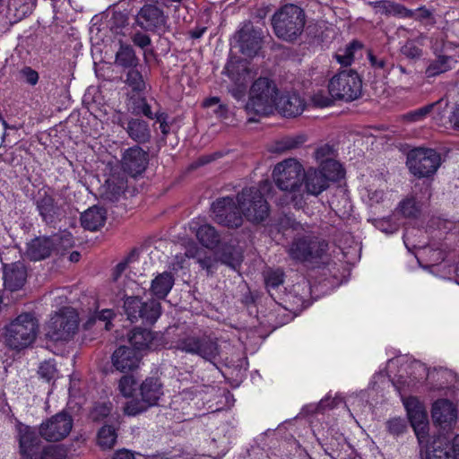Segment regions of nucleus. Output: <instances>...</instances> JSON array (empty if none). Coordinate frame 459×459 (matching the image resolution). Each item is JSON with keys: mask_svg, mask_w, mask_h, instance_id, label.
<instances>
[{"mask_svg": "<svg viewBox=\"0 0 459 459\" xmlns=\"http://www.w3.org/2000/svg\"><path fill=\"white\" fill-rule=\"evenodd\" d=\"M342 177L343 175L337 174L333 171L309 167L307 169L304 170L303 192L310 195L317 196L330 186L331 182L337 181Z\"/></svg>", "mask_w": 459, "mask_h": 459, "instance_id": "nucleus-12", "label": "nucleus"}, {"mask_svg": "<svg viewBox=\"0 0 459 459\" xmlns=\"http://www.w3.org/2000/svg\"><path fill=\"white\" fill-rule=\"evenodd\" d=\"M122 167L132 177L142 174L148 164V154L138 146L126 150L122 156Z\"/></svg>", "mask_w": 459, "mask_h": 459, "instance_id": "nucleus-18", "label": "nucleus"}, {"mask_svg": "<svg viewBox=\"0 0 459 459\" xmlns=\"http://www.w3.org/2000/svg\"><path fill=\"white\" fill-rule=\"evenodd\" d=\"M270 187L271 183L264 180L259 186L244 188L236 200L229 196L218 199L212 205L214 221L229 228L241 226L243 217L254 223L264 221L269 215L264 192Z\"/></svg>", "mask_w": 459, "mask_h": 459, "instance_id": "nucleus-1", "label": "nucleus"}, {"mask_svg": "<svg viewBox=\"0 0 459 459\" xmlns=\"http://www.w3.org/2000/svg\"><path fill=\"white\" fill-rule=\"evenodd\" d=\"M127 25L126 15L120 12L115 13L109 21L108 30H100L101 34H105V38L102 39L103 42L117 41V44H120L128 30Z\"/></svg>", "mask_w": 459, "mask_h": 459, "instance_id": "nucleus-23", "label": "nucleus"}, {"mask_svg": "<svg viewBox=\"0 0 459 459\" xmlns=\"http://www.w3.org/2000/svg\"><path fill=\"white\" fill-rule=\"evenodd\" d=\"M386 185L383 179L374 178L360 189V196L364 203L372 206L384 201Z\"/></svg>", "mask_w": 459, "mask_h": 459, "instance_id": "nucleus-27", "label": "nucleus"}, {"mask_svg": "<svg viewBox=\"0 0 459 459\" xmlns=\"http://www.w3.org/2000/svg\"><path fill=\"white\" fill-rule=\"evenodd\" d=\"M326 248L325 242L320 241L315 236L306 235L294 239L289 254L295 260L313 263L323 257Z\"/></svg>", "mask_w": 459, "mask_h": 459, "instance_id": "nucleus-10", "label": "nucleus"}, {"mask_svg": "<svg viewBox=\"0 0 459 459\" xmlns=\"http://www.w3.org/2000/svg\"><path fill=\"white\" fill-rule=\"evenodd\" d=\"M117 441V433L111 426H103L98 433V444L102 449H110Z\"/></svg>", "mask_w": 459, "mask_h": 459, "instance_id": "nucleus-42", "label": "nucleus"}, {"mask_svg": "<svg viewBox=\"0 0 459 459\" xmlns=\"http://www.w3.org/2000/svg\"><path fill=\"white\" fill-rule=\"evenodd\" d=\"M306 14L302 8L290 4L280 8L272 17L274 34L287 42H292L302 34Z\"/></svg>", "mask_w": 459, "mask_h": 459, "instance_id": "nucleus-5", "label": "nucleus"}, {"mask_svg": "<svg viewBox=\"0 0 459 459\" xmlns=\"http://www.w3.org/2000/svg\"><path fill=\"white\" fill-rule=\"evenodd\" d=\"M126 266V263H120L116 266L113 279L117 284V292L111 301L114 304L124 301L125 311L130 321L141 319L145 324H153L160 316V304L154 299L143 303L138 299L139 284L134 280L127 279L123 275Z\"/></svg>", "mask_w": 459, "mask_h": 459, "instance_id": "nucleus-2", "label": "nucleus"}, {"mask_svg": "<svg viewBox=\"0 0 459 459\" xmlns=\"http://www.w3.org/2000/svg\"><path fill=\"white\" fill-rule=\"evenodd\" d=\"M39 374L47 381L55 379L57 376V369L53 360H46L42 362L39 368Z\"/></svg>", "mask_w": 459, "mask_h": 459, "instance_id": "nucleus-47", "label": "nucleus"}, {"mask_svg": "<svg viewBox=\"0 0 459 459\" xmlns=\"http://www.w3.org/2000/svg\"><path fill=\"white\" fill-rule=\"evenodd\" d=\"M204 107L205 108H211L212 106H218V108L214 110V112L217 114L218 117H221L226 114L227 108L225 106L220 104V99L217 97H212L209 99H206L204 101Z\"/></svg>", "mask_w": 459, "mask_h": 459, "instance_id": "nucleus-55", "label": "nucleus"}, {"mask_svg": "<svg viewBox=\"0 0 459 459\" xmlns=\"http://www.w3.org/2000/svg\"><path fill=\"white\" fill-rule=\"evenodd\" d=\"M404 429V424L400 419H393L388 421V429L390 432L394 434H399L403 432Z\"/></svg>", "mask_w": 459, "mask_h": 459, "instance_id": "nucleus-59", "label": "nucleus"}, {"mask_svg": "<svg viewBox=\"0 0 459 459\" xmlns=\"http://www.w3.org/2000/svg\"><path fill=\"white\" fill-rule=\"evenodd\" d=\"M59 235H54L51 238H37L28 244L27 255L34 261H39L48 257L54 249H57L60 243Z\"/></svg>", "mask_w": 459, "mask_h": 459, "instance_id": "nucleus-20", "label": "nucleus"}, {"mask_svg": "<svg viewBox=\"0 0 459 459\" xmlns=\"http://www.w3.org/2000/svg\"><path fill=\"white\" fill-rule=\"evenodd\" d=\"M39 322L31 313H22L4 325L1 339L6 347L22 351L30 347L37 339Z\"/></svg>", "mask_w": 459, "mask_h": 459, "instance_id": "nucleus-4", "label": "nucleus"}, {"mask_svg": "<svg viewBox=\"0 0 459 459\" xmlns=\"http://www.w3.org/2000/svg\"><path fill=\"white\" fill-rule=\"evenodd\" d=\"M65 450L61 446H48L44 448L39 459H65Z\"/></svg>", "mask_w": 459, "mask_h": 459, "instance_id": "nucleus-49", "label": "nucleus"}, {"mask_svg": "<svg viewBox=\"0 0 459 459\" xmlns=\"http://www.w3.org/2000/svg\"><path fill=\"white\" fill-rule=\"evenodd\" d=\"M303 165L296 159L290 158L278 162L273 170L275 185L281 191L291 195L295 208H301L305 203L303 186Z\"/></svg>", "mask_w": 459, "mask_h": 459, "instance_id": "nucleus-3", "label": "nucleus"}, {"mask_svg": "<svg viewBox=\"0 0 459 459\" xmlns=\"http://www.w3.org/2000/svg\"><path fill=\"white\" fill-rule=\"evenodd\" d=\"M27 268L21 261L5 264L3 266L4 286L9 291L22 290L27 281Z\"/></svg>", "mask_w": 459, "mask_h": 459, "instance_id": "nucleus-17", "label": "nucleus"}, {"mask_svg": "<svg viewBox=\"0 0 459 459\" xmlns=\"http://www.w3.org/2000/svg\"><path fill=\"white\" fill-rule=\"evenodd\" d=\"M136 386V380L132 376L123 377L118 383V389L124 397H132Z\"/></svg>", "mask_w": 459, "mask_h": 459, "instance_id": "nucleus-46", "label": "nucleus"}, {"mask_svg": "<svg viewBox=\"0 0 459 459\" xmlns=\"http://www.w3.org/2000/svg\"><path fill=\"white\" fill-rule=\"evenodd\" d=\"M189 229L195 233L198 241L204 247L213 249L218 246L220 237L212 226L202 223L200 219H194L189 222Z\"/></svg>", "mask_w": 459, "mask_h": 459, "instance_id": "nucleus-22", "label": "nucleus"}, {"mask_svg": "<svg viewBox=\"0 0 459 459\" xmlns=\"http://www.w3.org/2000/svg\"><path fill=\"white\" fill-rule=\"evenodd\" d=\"M408 418L421 446L427 442L429 420L424 405L415 397L403 398Z\"/></svg>", "mask_w": 459, "mask_h": 459, "instance_id": "nucleus-15", "label": "nucleus"}, {"mask_svg": "<svg viewBox=\"0 0 459 459\" xmlns=\"http://www.w3.org/2000/svg\"><path fill=\"white\" fill-rule=\"evenodd\" d=\"M314 158L318 164L317 168L343 175L342 165L334 160L333 150L330 145L325 144L318 147L314 153Z\"/></svg>", "mask_w": 459, "mask_h": 459, "instance_id": "nucleus-29", "label": "nucleus"}, {"mask_svg": "<svg viewBox=\"0 0 459 459\" xmlns=\"http://www.w3.org/2000/svg\"><path fill=\"white\" fill-rule=\"evenodd\" d=\"M79 321V316L74 308H62L52 315L46 324V337L53 342H68L77 333Z\"/></svg>", "mask_w": 459, "mask_h": 459, "instance_id": "nucleus-7", "label": "nucleus"}, {"mask_svg": "<svg viewBox=\"0 0 459 459\" xmlns=\"http://www.w3.org/2000/svg\"><path fill=\"white\" fill-rule=\"evenodd\" d=\"M106 211L99 206H92L86 210L81 216L82 226L89 230H97L104 225Z\"/></svg>", "mask_w": 459, "mask_h": 459, "instance_id": "nucleus-31", "label": "nucleus"}, {"mask_svg": "<svg viewBox=\"0 0 459 459\" xmlns=\"http://www.w3.org/2000/svg\"><path fill=\"white\" fill-rule=\"evenodd\" d=\"M399 211L404 217L416 218L421 212V204L413 196H409L400 203Z\"/></svg>", "mask_w": 459, "mask_h": 459, "instance_id": "nucleus-41", "label": "nucleus"}, {"mask_svg": "<svg viewBox=\"0 0 459 459\" xmlns=\"http://www.w3.org/2000/svg\"><path fill=\"white\" fill-rule=\"evenodd\" d=\"M19 442L21 454L24 459H36L39 438L35 431L26 425H19Z\"/></svg>", "mask_w": 459, "mask_h": 459, "instance_id": "nucleus-25", "label": "nucleus"}, {"mask_svg": "<svg viewBox=\"0 0 459 459\" xmlns=\"http://www.w3.org/2000/svg\"><path fill=\"white\" fill-rule=\"evenodd\" d=\"M111 411V404L108 403H97L91 411V417L94 420H100L106 418Z\"/></svg>", "mask_w": 459, "mask_h": 459, "instance_id": "nucleus-51", "label": "nucleus"}, {"mask_svg": "<svg viewBox=\"0 0 459 459\" xmlns=\"http://www.w3.org/2000/svg\"><path fill=\"white\" fill-rule=\"evenodd\" d=\"M113 459H134V456L129 450L122 449L115 453Z\"/></svg>", "mask_w": 459, "mask_h": 459, "instance_id": "nucleus-63", "label": "nucleus"}, {"mask_svg": "<svg viewBox=\"0 0 459 459\" xmlns=\"http://www.w3.org/2000/svg\"><path fill=\"white\" fill-rule=\"evenodd\" d=\"M455 405L445 399L437 401L432 407V418L441 427L450 426L456 420Z\"/></svg>", "mask_w": 459, "mask_h": 459, "instance_id": "nucleus-28", "label": "nucleus"}, {"mask_svg": "<svg viewBox=\"0 0 459 459\" xmlns=\"http://www.w3.org/2000/svg\"><path fill=\"white\" fill-rule=\"evenodd\" d=\"M238 42L243 55L251 57L257 54L261 48V37L251 25H245L238 33Z\"/></svg>", "mask_w": 459, "mask_h": 459, "instance_id": "nucleus-21", "label": "nucleus"}, {"mask_svg": "<svg viewBox=\"0 0 459 459\" xmlns=\"http://www.w3.org/2000/svg\"><path fill=\"white\" fill-rule=\"evenodd\" d=\"M264 281L269 290L275 289L283 283V273L279 269H269L264 272Z\"/></svg>", "mask_w": 459, "mask_h": 459, "instance_id": "nucleus-45", "label": "nucleus"}, {"mask_svg": "<svg viewBox=\"0 0 459 459\" xmlns=\"http://www.w3.org/2000/svg\"><path fill=\"white\" fill-rule=\"evenodd\" d=\"M126 82L136 91H141L144 85L142 75L135 70L128 72Z\"/></svg>", "mask_w": 459, "mask_h": 459, "instance_id": "nucleus-52", "label": "nucleus"}, {"mask_svg": "<svg viewBox=\"0 0 459 459\" xmlns=\"http://www.w3.org/2000/svg\"><path fill=\"white\" fill-rule=\"evenodd\" d=\"M313 102L319 107H327L332 103V99L329 96L316 93L313 97Z\"/></svg>", "mask_w": 459, "mask_h": 459, "instance_id": "nucleus-60", "label": "nucleus"}, {"mask_svg": "<svg viewBox=\"0 0 459 459\" xmlns=\"http://www.w3.org/2000/svg\"><path fill=\"white\" fill-rule=\"evenodd\" d=\"M412 13L413 14L411 17H415L420 21H424L426 19L431 18V13L428 9L423 7L417 9L415 12L412 11Z\"/></svg>", "mask_w": 459, "mask_h": 459, "instance_id": "nucleus-61", "label": "nucleus"}, {"mask_svg": "<svg viewBox=\"0 0 459 459\" xmlns=\"http://www.w3.org/2000/svg\"><path fill=\"white\" fill-rule=\"evenodd\" d=\"M360 48H361V46L359 43H358L356 41L351 42L343 50H340L335 55V57H336L338 63L343 66L351 65L353 61V58H354L355 50L359 49Z\"/></svg>", "mask_w": 459, "mask_h": 459, "instance_id": "nucleus-44", "label": "nucleus"}, {"mask_svg": "<svg viewBox=\"0 0 459 459\" xmlns=\"http://www.w3.org/2000/svg\"><path fill=\"white\" fill-rule=\"evenodd\" d=\"M154 341L153 333L146 329H135L129 337L132 348L139 351V353L146 349H154Z\"/></svg>", "mask_w": 459, "mask_h": 459, "instance_id": "nucleus-32", "label": "nucleus"}, {"mask_svg": "<svg viewBox=\"0 0 459 459\" xmlns=\"http://www.w3.org/2000/svg\"><path fill=\"white\" fill-rule=\"evenodd\" d=\"M440 163V155L432 149H414L409 152L407 157V165L410 171L420 178L434 174Z\"/></svg>", "mask_w": 459, "mask_h": 459, "instance_id": "nucleus-9", "label": "nucleus"}, {"mask_svg": "<svg viewBox=\"0 0 459 459\" xmlns=\"http://www.w3.org/2000/svg\"><path fill=\"white\" fill-rule=\"evenodd\" d=\"M435 104L427 105L417 110H414L407 114L406 117L411 121H420L422 120L433 108Z\"/></svg>", "mask_w": 459, "mask_h": 459, "instance_id": "nucleus-53", "label": "nucleus"}, {"mask_svg": "<svg viewBox=\"0 0 459 459\" xmlns=\"http://www.w3.org/2000/svg\"><path fill=\"white\" fill-rule=\"evenodd\" d=\"M278 99L274 82L267 77H260L251 86L246 110L248 115H268L273 111Z\"/></svg>", "mask_w": 459, "mask_h": 459, "instance_id": "nucleus-6", "label": "nucleus"}, {"mask_svg": "<svg viewBox=\"0 0 459 459\" xmlns=\"http://www.w3.org/2000/svg\"><path fill=\"white\" fill-rule=\"evenodd\" d=\"M452 59L450 56H438L437 58L429 64L426 69L428 77H434L452 69Z\"/></svg>", "mask_w": 459, "mask_h": 459, "instance_id": "nucleus-39", "label": "nucleus"}, {"mask_svg": "<svg viewBox=\"0 0 459 459\" xmlns=\"http://www.w3.org/2000/svg\"><path fill=\"white\" fill-rule=\"evenodd\" d=\"M135 22L145 30L165 31L167 29V17L160 9L152 4L142 7L136 15Z\"/></svg>", "mask_w": 459, "mask_h": 459, "instance_id": "nucleus-16", "label": "nucleus"}, {"mask_svg": "<svg viewBox=\"0 0 459 459\" xmlns=\"http://www.w3.org/2000/svg\"><path fill=\"white\" fill-rule=\"evenodd\" d=\"M425 367L420 362H411L408 365H403L395 383L393 385L400 392L401 388L407 386H413L415 381L425 377Z\"/></svg>", "mask_w": 459, "mask_h": 459, "instance_id": "nucleus-26", "label": "nucleus"}, {"mask_svg": "<svg viewBox=\"0 0 459 459\" xmlns=\"http://www.w3.org/2000/svg\"><path fill=\"white\" fill-rule=\"evenodd\" d=\"M126 187V181L124 177H109L103 185L102 195L109 201H115L124 193Z\"/></svg>", "mask_w": 459, "mask_h": 459, "instance_id": "nucleus-33", "label": "nucleus"}, {"mask_svg": "<svg viewBox=\"0 0 459 459\" xmlns=\"http://www.w3.org/2000/svg\"><path fill=\"white\" fill-rule=\"evenodd\" d=\"M132 40L134 45H136L137 47H139L141 48H144L151 44L150 37L142 32L135 33L134 35V37L132 38Z\"/></svg>", "mask_w": 459, "mask_h": 459, "instance_id": "nucleus-57", "label": "nucleus"}, {"mask_svg": "<svg viewBox=\"0 0 459 459\" xmlns=\"http://www.w3.org/2000/svg\"><path fill=\"white\" fill-rule=\"evenodd\" d=\"M115 47L119 46V49L116 54V64L124 67H129L135 65L136 58L133 48L128 45H123L122 42L111 41Z\"/></svg>", "mask_w": 459, "mask_h": 459, "instance_id": "nucleus-36", "label": "nucleus"}, {"mask_svg": "<svg viewBox=\"0 0 459 459\" xmlns=\"http://www.w3.org/2000/svg\"><path fill=\"white\" fill-rule=\"evenodd\" d=\"M307 141V137L304 134H296L283 137L277 143V151L286 152L293 149H297L301 146Z\"/></svg>", "mask_w": 459, "mask_h": 459, "instance_id": "nucleus-43", "label": "nucleus"}, {"mask_svg": "<svg viewBox=\"0 0 459 459\" xmlns=\"http://www.w3.org/2000/svg\"><path fill=\"white\" fill-rule=\"evenodd\" d=\"M115 316V313L112 309H102L98 313L96 318L105 323V329L109 330L111 320Z\"/></svg>", "mask_w": 459, "mask_h": 459, "instance_id": "nucleus-56", "label": "nucleus"}, {"mask_svg": "<svg viewBox=\"0 0 459 459\" xmlns=\"http://www.w3.org/2000/svg\"><path fill=\"white\" fill-rule=\"evenodd\" d=\"M403 53L409 57L414 58L420 56V49L413 45L411 42H408L403 47Z\"/></svg>", "mask_w": 459, "mask_h": 459, "instance_id": "nucleus-58", "label": "nucleus"}, {"mask_svg": "<svg viewBox=\"0 0 459 459\" xmlns=\"http://www.w3.org/2000/svg\"><path fill=\"white\" fill-rule=\"evenodd\" d=\"M375 12L380 14L394 15L403 18L411 17L412 11L404 6L388 1H380L374 4Z\"/></svg>", "mask_w": 459, "mask_h": 459, "instance_id": "nucleus-35", "label": "nucleus"}, {"mask_svg": "<svg viewBox=\"0 0 459 459\" xmlns=\"http://www.w3.org/2000/svg\"><path fill=\"white\" fill-rule=\"evenodd\" d=\"M225 72L233 82L230 89L232 96L236 100L243 99L247 86L255 76L256 72L249 67L247 62L243 60H230L225 66Z\"/></svg>", "mask_w": 459, "mask_h": 459, "instance_id": "nucleus-11", "label": "nucleus"}, {"mask_svg": "<svg viewBox=\"0 0 459 459\" xmlns=\"http://www.w3.org/2000/svg\"><path fill=\"white\" fill-rule=\"evenodd\" d=\"M342 202L343 203L342 207H339L338 204H335L334 201L332 202V204L334 206L336 213L341 217L349 216L351 212V204L349 198L346 195L342 196Z\"/></svg>", "mask_w": 459, "mask_h": 459, "instance_id": "nucleus-54", "label": "nucleus"}, {"mask_svg": "<svg viewBox=\"0 0 459 459\" xmlns=\"http://www.w3.org/2000/svg\"><path fill=\"white\" fill-rule=\"evenodd\" d=\"M448 451L453 452L452 456L455 459H459V435L454 438L452 446Z\"/></svg>", "mask_w": 459, "mask_h": 459, "instance_id": "nucleus-64", "label": "nucleus"}, {"mask_svg": "<svg viewBox=\"0 0 459 459\" xmlns=\"http://www.w3.org/2000/svg\"><path fill=\"white\" fill-rule=\"evenodd\" d=\"M328 89L332 98L351 101L360 96L362 83L356 72L345 70L330 80Z\"/></svg>", "mask_w": 459, "mask_h": 459, "instance_id": "nucleus-8", "label": "nucleus"}, {"mask_svg": "<svg viewBox=\"0 0 459 459\" xmlns=\"http://www.w3.org/2000/svg\"><path fill=\"white\" fill-rule=\"evenodd\" d=\"M140 394L148 407L155 406L163 395L162 385L157 378H147L140 385Z\"/></svg>", "mask_w": 459, "mask_h": 459, "instance_id": "nucleus-30", "label": "nucleus"}, {"mask_svg": "<svg viewBox=\"0 0 459 459\" xmlns=\"http://www.w3.org/2000/svg\"><path fill=\"white\" fill-rule=\"evenodd\" d=\"M178 348L191 354H196L205 360L212 362L220 355V348L216 341L204 336H187L178 342Z\"/></svg>", "mask_w": 459, "mask_h": 459, "instance_id": "nucleus-14", "label": "nucleus"}, {"mask_svg": "<svg viewBox=\"0 0 459 459\" xmlns=\"http://www.w3.org/2000/svg\"><path fill=\"white\" fill-rule=\"evenodd\" d=\"M368 59L371 65L377 69H384L385 67V61L384 59L377 58L371 53H368Z\"/></svg>", "mask_w": 459, "mask_h": 459, "instance_id": "nucleus-62", "label": "nucleus"}, {"mask_svg": "<svg viewBox=\"0 0 459 459\" xmlns=\"http://www.w3.org/2000/svg\"><path fill=\"white\" fill-rule=\"evenodd\" d=\"M38 209L46 222H52L58 210L51 196L42 197L38 202Z\"/></svg>", "mask_w": 459, "mask_h": 459, "instance_id": "nucleus-40", "label": "nucleus"}, {"mask_svg": "<svg viewBox=\"0 0 459 459\" xmlns=\"http://www.w3.org/2000/svg\"><path fill=\"white\" fill-rule=\"evenodd\" d=\"M274 108L285 117H295L304 110L305 101L297 92H287L279 97Z\"/></svg>", "mask_w": 459, "mask_h": 459, "instance_id": "nucleus-24", "label": "nucleus"}, {"mask_svg": "<svg viewBox=\"0 0 459 459\" xmlns=\"http://www.w3.org/2000/svg\"><path fill=\"white\" fill-rule=\"evenodd\" d=\"M149 407L141 398L140 401L132 400L127 402L124 407V412L128 416H135L139 413L145 411Z\"/></svg>", "mask_w": 459, "mask_h": 459, "instance_id": "nucleus-48", "label": "nucleus"}, {"mask_svg": "<svg viewBox=\"0 0 459 459\" xmlns=\"http://www.w3.org/2000/svg\"><path fill=\"white\" fill-rule=\"evenodd\" d=\"M127 132L137 142H145L150 136L147 124L139 119H133L128 123Z\"/></svg>", "mask_w": 459, "mask_h": 459, "instance_id": "nucleus-38", "label": "nucleus"}, {"mask_svg": "<svg viewBox=\"0 0 459 459\" xmlns=\"http://www.w3.org/2000/svg\"><path fill=\"white\" fill-rule=\"evenodd\" d=\"M142 354L132 347L120 346L112 355L113 366L121 372L131 371L139 367Z\"/></svg>", "mask_w": 459, "mask_h": 459, "instance_id": "nucleus-19", "label": "nucleus"}, {"mask_svg": "<svg viewBox=\"0 0 459 459\" xmlns=\"http://www.w3.org/2000/svg\"><path fill=\"white\" fill-rule=\"evenodd\" d=\"M73 429V419L66 412H59L43 421L39 429L41 437L56 442L66 437Z\"/></svg>", "mask_w": 459, "mask_h": 459, "instance_id": "nucleus-13", "label": "nucleus"}, {"mask_svg": "<svg viewBox=\"0 0 459 459\" xmlns=\"http://www.w3.org/2000/svg\"><path fill=\"white\" fill-rule=\"evenodd\" d=\"M240 258V253L235 247H231L229 253L223 251L221 254V262L234 269L239 264Z\"/></svg>", "mask_w": 459, "mask_h": 459, "instance_id": "nucleus-50", "label": "nucleus"}, {"mask_svg": "<svg viewBox=\"0 0 459 459\" xmlns=\"http://www.w3.org/2000/svg\"><path fill=\"white\" fill-rule=\"evenodd\" d=\"M445 440L446 438L441 437L434 439L432 446L426 447V459H455L452 455H450L447 447H442Z\"/></svg>", "mask_w": 459, "mask_h": 459, "instance_id": "nucleus-37", "label": "nucleus"}, {"mask_svg": "<svg viewBox=\"0 0 459 459\" xmlns=\"http://www.w3.org/2000/svg\"><path fill=\"white\" fill-rule=\"evenodd\" d=\"M174 285V278L169 273H162L152 281L151 290L158 299H164Z\"/></svg>", "mask_w": 459, "mask_h": 459, "instance_id": "nucleus-34", "label": "nucleus"}]
</instances>
